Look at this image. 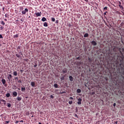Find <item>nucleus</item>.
Masks as SVG:
<instances>
[{"mask_svg": "<svg viewBox=\"0 0 124 124\" xmlns=\"http://www.w3.org/2000/svg\"><path fill=\"white\" fill-rule=\"evenodd\" d=\"M35 17H41V15H42V13L41 12L39 13H35L34 14Z\"/></svg>", "mask_w": 124, "mask_h": 124, "instance_id": "1", "label": "nucleus"}, {"mask_svg": "<svg viewBox=\"0 0 124 124\" xmlns=\"http://www.w3.org/2000/svg\"><path fill=\"white\" fill-rule=\"evenodd\" d=\"M27 12H29V9H28L27 8H25L24 10H23L22 11V14L25 15L26 13H27Z\"/></svg>", "mask_w": 124, "mask_h": 124, "instance_id": "2", "label": "nucleus"}, {"mask_svg": "<svg viewBox=\"0 0 124 124\" xmlns=\"http://www.w3.org/2000/svg\"><path fill=\"white\" fill-rule=\"evenodd\" d=\"M91 44H92L93 46H96V45H97V43H96V42L94 41H92L91 42Z\"/></svg>", "mask_w": 124, "mask_h": 124, "instance_id": "3", "label": "nucleus"}, {"mask_svg": "<svg viewBox=\"0 0 124 124\" xmlns=\"http://www.w3.org/2000/svg\"><path fill=\"white\" fill-rule=\"evenodd\" d=\"M62 73H67V69L66 68H64L62 70Z\"/></svg>", "mask_w": 124, "mask_h": 124, "instance_id": "4", "label": "nucleus"}, {"mask_svg": "<svg viewBox=\"0 0 124 124\" xmlns=\"http://www.w3.org/2000/svg\"><path fill=\"white\" fill-rule=\"evenodd\" d=\"M78 105H80L82 102V99L81 98H78Z\"/></svg>", "mask_w": 124, "mask_h": 124, "instance_id": "5", "label": "nucleus"}, {"mask_svg": "<svg viewBox=\"0 0 124 124\" xmlns=\"http://www.w3.org/2000/svg\"><path fill=\"white\" fill-rule=\"evenodd\" d=\"M69 79L70 80V81H71V82H72L73 81V80H74V78H73V77H72V76H70L69 77Z\"/></svg>", "mask_w": 124, "mask_h": 124, "instance_id": "6", "label": "nucleus"}, {"mask_svg": "<svg viewBox=\"0 0 124 124\" xmlns=\"http://www.w3.org/2000/svg\"><path fill=\"white\" fill-rule=\"evenodd\" d=\"M12 78V75L11 74L8 75V80H10V79Z\"/></svg>", "mask_w": 124, "mask_h": 124, "instance_id": "7", "label": "nucleus"}, {"mask_svg": "<svg viewBox=\"0 0 124 124\" xmlns=\"http://www.w3.org/2000/svg\"><path fill=\"white\" fill-rule=\"evenodd\" d=\"M18 94V93H17L16 92H13V95H14V96H17V95Z\"/></svg>", "mask_w": 124, "mask_h": 124, "instance_id": "8", "label": "nucleus"}, {"mask_svg": "<svg viewBox=\"0 0 124 124\" xmlns=\"http://www.w3.org/2000/svg\"><path fill=\"white\" fill-rule=\"evenodd\" d=\"M1 81L3 85H5V83H6V81L5 80V79H2Z\"/></svg>", "mask_w": 124, "mask_h": 124, "instance_id": "9", "label": "nucleus"}, {"mask_svg": "<svg viewBox=\"0 0 124 124\" xmlns=\"http://www.w3.org/2000/svg\"><path fill=\"white\" fill-rule=\"evenodd\" d=\"M31 86L32 87H35V83H34V82H31Z\"/></svg>", "mask_w": 124, "mask_h": 124, "instance_id": "10", "label": "nucleus"}, {"mask_svg": "<svg viewBox=\"0 0 124 124\" xmlns=\"http://www.w3.org/2000/svg\"><path fill=\"white\" fill-rule=\"evenodd\" d=\"M42 21L43 22H45L46 21H47V19L45 18V17H43L42 18Z\"/></svg>", "mask_w": 124, "mask_h": 124, "instance_id": "11", "label": "nucleus"}, {"mask_svg": "<svg viewBox=\"0 0 124 124\" xmlns=\"http://www.w3.org/2000/svg\"><path fill=\"white\" fill-rule=\"evenodd\" d=\"M13 75L14 76H17L18 75V73H17V71H14L13 73Z\"/></svg>", "mask_w": 124, "mask_h": 124, "instance_id": "12", "label": "nucleus"}, {"mask_svg": "<svg viewBox=\"0 0 124 124\" xmlns=\"http://www.w3.org/2000/svg\"><path fill=\"white\" fill-rule=\"evenodd\" d=\"M18 37H19V34H18L14 35V38H17Z\"/></svg>", "mask_w": 124, "mask_h": 124, "instance_id": "13", "label": "nucleus"}, {"mask_svg": "<svg viewBox=\"0 0 124 124\" xmlns=\"http://www.w3.org/2000/svg\"><path fill=\"white\" fill-rule=\"evenodd\" d=\"M16 99L18 101H21V100H22V98L21 97H18Z\"/></svg>", "mask_w": 124, "mask_h": 124, "instance_id": "14", "label": "nucleus"}, {"mask_svg": "<svg viewBox=\"0 0 124 124\" xmlns=\"http://www.w3.org/2000/svg\"><path fill=\"white\" fill-rule=\"evenodd\" d=\"M121 4H122V3H121V2H119V6L120 8H122V9H124V8L123 7V6L121 5Z\"/></svg>", "mask_w": 124, "mask_h": 124, "instance_id": "15", "label": "nucleus"}, {"mask_svg": "<svg viewBox=\"0 0 124 124\" xmlns=\"http://www.w3.org/2000/svg\"><path fill=\"white\" fill-rule=\"evenodd\" d=\"M44 27H48V23L44 22Z\"/></svg>", "mask_w": 124, "mask_h": 124, "instance_id": "16", "label": "nucleus"}, {"mask_svg": "<svg viewBox=\"0 0 124 124\" xmlns=\"http://www.w3.org/2000/svg\"><path fill=\"white\" fill-rule=\"evenodd\" d=\"M0 23L2 25V26H4V25H5V23L3 21H1Z\"/></svg>", "mask_w": 124, "mask_h": 124, "instance_id": "17", "label": "nucleus"}, {"mask_svg": "<svg viewBox=\"0 0 124 124\" xmlns=\"http://www.w3.org/2000/svg\"><path fill=\"white\" fill-rule=\"evenodd\" d=\"M77 93H81V89H77Z\"/></svg>", "mask_w": 124, "mask_h": 124, "instance_id": "18", "label": "nucleus"}, {"mask_svg": "<svg viewBox=\"0 0 124 124\" xmlns=\"http://www.w3.org/2000/svg\"><path fill=\"white\" fill-rule=\"evenodd\" d=\"M7 107H8L9 108H10V107H11V103H7Z\"/></svg>", "mask_w": 124, "mask_h": 124, "instance_id": "19", "label": "nucleus"}, {"mask_svg": "<svg viewBox=\"0 0 124 124\" xmlns=\"http://www.w3.org/2000/svg\"><path fill=\"white\" fill-rule=\"evenodd\" d=\"M26 91V88L22 87L21 88V92H25Z\"/></svg>", "mask_w": 124, "mask_h": 124, "instance_id": "20", "label": "nucleus"}, {"mask_svg": "<svg viewBox=\"0 0 124 124\" xmlns=\"http://www.w3.org/2000/svg\"><path fill=\"white\" fill-rule=\"evenodd\" d=\"M89 37V34L88 33H85L84 35V37Z\"/></svg>", "mask_w": 124, "mask_h": 124, "instance_id": "21", "label": "nucleus"}, {"mask_svg": "<svg viewBox=\"0 0 124 124\" xmlns=\"http://www.w3.org/2000/svg\"><path fill=\"white\" fill-rule=\"evenodd\" d=\"M54 88H58V87H59V85H58V84H54Z\"/></svg>", "mask_w": 124, "mask_h": 124, "instance_id": "22", "label": "nucleus"}, {"mask_svg": "<svg viewBox=\"0 0 124 124\" xmlns=\"http://www.w3.org/2000/svg\"><path fill=\"white\" fill-rule=\"evenodd\" d=\"M6 97H10V93H8L6 94Z\"/></svg>", "mask_w": 124, "mask_h": 124, "instance_id": "23", "label": "nucleus"}, {"mask_svg": "<svg viewBox=\"0 0 124 124\" xmlns=\"http://www.w3.org/2000/svg\"><path fill=\"white\" fill-rule=\"evenodd\" d=\"M4 29V27L3 26H0V31H2Z\"/></svg>", "mask_w": 124, "mask_h": 124, "instance_id": "24", "label": "nucleus"}, {"mask_svg": "<svg viewBox=\"0 0 124 124\" xmlns=\"http://www.w3.org/2000/svg\"><path fill=\"white\" fill-rule=\"evenodd\" d=\"M20 10H24V7L23 6L19 7Z\"/></svg>", "mask_w": 124, "mask_h": 124, "instance_id": "25", "label": "nucleus"}, {"mask_svg": "<svg viewBox=\"0 0 124 124\" xmlns=\"http://www.w3.org/2000/svg\"><path fill=\"white\" fill-rule=\"evenodd\" d=\"M76 60H78V61L81 60V58L80 57L76 58Z\"/></svg>", "mask_w": 124, "mask_h": 124, "instance_id": "26", "label": "nucleus"}, {"mask_svg": "<svg viewBox=\"0 0 124 124\" xmlns=\"http://www.w3.org/2000/svg\"><path fill=\"white\" fill-rule=\"evenodd\" d=\"M51 20L52 21V22H55V21H56V19H55V18L52 17Z\"/></svg>", "mask_w": 124, "mask_h": 124, "instance_id": "27", "label": "nucleus"}, {"mask_svg": "<svg viewBox=\"0 0 124 124\" xmlns=\"http://www.w3.org/2000/svg\"><path fill=\"white\" fill-rule=\"evenodd\" d=\"M26 116H29V115H30V112H29V111H27V112L26 113Z\"/></svg>", "mask_w": 124, "mask_h": 124, "instance_id": "28", "label": "nucleus"}, {"mask_svg": "<svg viewBox=\"0 0 124 124\" xmlns=\"http://www.w3.org/2000/svg\"><path fill=\"white\" fill-rule=\"evenodd\" d=\"M16 55L17 57V58H20V57H21V56L18 54H16Z\"/></svg>", "mask_w": 124, "mask_h": 124, "instance_id": "29", "label": "nucleus"}, {"mask_svg": "<svg viewBox=\"0 0 124 124\" xmlns=\"http://www.w3.org/2000/svg\"><path fill=\"white\" fill-rule=\"evenodd\" d=\"M64 77H65V76H63V77H61V79L64 80Z\"/></svg>", "mask_w": 124, "mask_h": 124, "instance_id": "30", "label": "nucleus"}, {"mask_svg": "<svg viewBox=\"0 0 124 124\" xmlns=\"http://www.w3.org/2000/svg\"><path fill=\"white\" fill-rule=\"evenodd\" d=\"M72 103H73V102L72 101H69V104H70V105H71Z\"/></svg>", "mask_w": 124, "mask_h": 124, "instance_id": "31", "label": "nucleus"}, {"mask_svg": "<svg viewBox=\"0 0 124 124\" xmlns=\"http://www.w3.org/2000/svg\"><path fill=\"white\" fill-rule=\"evenodd\" d=\"M34 113V112L31 111L30 114L32 115V116H31V117H33V114Z\"/></svg>", "mask_w": 124, "mask_h": 124, "instance_id": "32", "label": "nucleus"}, {"mask_svg": "<svg viewBox=\"0 0 124 124\" xmlns=\"http://www.w3.org/2000/svg\"><path fill=\"white\" fill-rule=\"evenodd\" d=\"M8 16H9V15H8V14H6L5 15V17L6 18H7V17H8Z\"/></svg>", "mask_w": 124, "mask_h": 124, "instance_id": "33", "label": "nucleus"}, {"mask_svg": "<svg viewBox=\"0 0 124 124\" xmlns=\"http://www.w3.org/2000/svg\"><path fill=\"white\" fill-rule=\"evenodd\" d=\"M10 122V121H5V123L4 124H9Z\"/></svg>", "mask_w": 124, "mask_h": 124, "instance_id": "34", "label": "nucleus"}, {"mask_svg": "<svg viewBox=\"0 0 124 124\" xmlns=\"http://www.w3.org/2000/svg\"><path fill=\"white\" fill-rule=\"evenodd\" d=\"M0 100L2 102H6V101H5V100L1 99Z\"/></svg>", "mask_w": 124, "mask_h": 124, "instance_id": "35", "label": "nucleus"}, {"mask_svg": "<svg viewBox=\"0 0 124 124\" xmlns=\"http://www.w3.org/2000/svg\"><path fill=\"white\" fill-rule=\"evenodd\" d=\"M108 8V7H104V10H107V9Z\"/></svg>", "mask_w": 124, "mask_h": 124, "instance_id": "36", "label": "nucleus"}, {"mask_svg": "<svg viewBox=\"0 0 124 124\" xmlns=\"http://www.w3.org/2000/svg\"><path fill=\"white\" fill-rule=\"evenodd\" d=\"M56 24H59V20H56L55 21Z\"/></svg>", "mask_w": 124, "mask_h": 124, "instance_id": "37", "label": "nucleus"}, {"mask_svg": "<svg viewBox=\"0 0 124 124\" xmlns=\"http://www.w3.org/2000/svg\"><path fill=\"white\" fill-rule=\"evenodd\" d=\"M17 50H20V49H21V46H18L17 48Z\"/></svg>", "mask_w": 124, "mask_h": 124, "instance_id": "38", "label": "nucleus"}, {"mask_svg": "<svg viewBox=\"0 0 124 124\" xmlns=\"http://www.w3.org/2000/svg\"><path fill=\"white\" fill-rule=\"evenodd\" d=\"M18 83H22V80L21 79H19V80H18Z\"/></svg>", "mask_w": 124, "mask_h": 124, "instance_id": "39", "label": "nucleus"}, {"mask_svg": "<svg viewBox=\"0 0 124 124\" xmlns=\"http://www.w3.org/2000/svg\"><path fill=\"white\" fill-rule=\"evenodd\" d=\"M50 98H52V99H54V96H53V95H51Z\"/></svg>", "mask_w": 124, "mask_h": 124, "instance_id": "40", "label": "nucleus"}, {"mask_svg": "<svg viewBox=\"0 0 124 124\" xmlns=\"http://www.w3.org/2000/svg\"><path fill=\"white\" fill-rule=\"evenodd\" d=\"M0 38H1V39L3 38V37H2V35L0 34Z\"/></svg>", "mask_w": 124, "mask_h": 124, "instance_id": "41", "label": "nucleus"}, {"mask_svg": "<svg viewBox=\"0 0 124 124\" xmlns=\"http://www.w3.org/2000/svg\"><path fill=\"white\" fill-rule=\"evenodd\" d=\"M15 80H19V78H18V77H16V78H15Z\"/></svg>", "mask_w": 124, "mask_h": 124, "instance_id": "42", "label": "nucleus"}, {"mask_svg": "<svg viewBox=\"0 0 124 124\" xmlns=\"http://www.w3.org/2000/svg\"><path fill=\"white\" fill-rule=\"evenodd\" d=\"M21 73H23L24 72V70H20Z\"/></svg>", "mask_w": 124, "mask_h": 124, "instance_id": "43", "label": "nucleus"}, {"mask_svg": "<svg viewBox=\"0 0 124 124\" xmlns=\"http://www.w3.org/2000/svg\"><path fill=\"white\" fill-rule=\"evenodd\" d=\"M113 106H114V107H116V103H114L113 104Z\"/></svg>", "mask_w": 124, "mask_h": 124, "instance_id": "44", "label": "nucleus"}, {"mask_svg": "<svg viewBox=\"0 0 124 124\" xmlns=\"http://www.w3.org/2000/svg\"><path fill=\"white\" fill-rule=\"evenodd\" d=\"M107 14V12H106L104 13V15H106Z\"/></svg>", "mask_w": 124, "mask_h": 124, "instance_id": "45", "label": "nucleus"}, {"mask_svg": "<svg viewBox=\"0 0 124 124\" xmlns=\"http://www.w3.org/2000/svg\"><path fill=\"white\" fill-rule=\"evenodd\" d=\"M37 66V64H35L34 65V67H36Z\"/></svg>", "mask_w": 124, "mask_h": 124, "instance_id": "46", "label": "nucleus"}, {"mask_svg": "<svg viewBox=\"0 0 124 124\" xmlns=\"http://www.w3.org/2000/svg\"><path fill=\"white\" fill-rule=\"evenodd\" d=\"M69 99H73V97H70L69 98Z\"/></svg>", "mask_w": 124, "mask_h": 124, "instance_id": "47", "label": "nucleus"}, {"mask_svg": "<svg viewBox=\"0 0 124 124\" xmlns=\"http://www.w3.org/2000/svg\"><path fill=\"white\" fill-rule=\"evenodd\" d=\"M20 122V123H23L24 122V121H23V120H21L20 121H19Z\"/></svg>", "mask_w": 124, "mask_h": 124, "instance_id": "48", "label": "nucleus"}, {"mask_svg": "<svg viewBox=\"0 0 124 124\" xmlns=\"http://www.w3.org/2000/svg\"><path fill=\"white\" fill-rule=\"evenodd\" d=\"M4 21H5L6 22H7V19H6V18H5V19H4Z\"/></svg>", "mask_w": 124, "mask_h": 124, "instance_id": "49", "label": "nucleus"}, {"mask_svg": "<svg viewBox=\"0 0 124 124\" xmlns=\"http://www.w3.org/2000/svg\"><path fill=\"white\" fill-rule=\"evenodd\" d=\"M66 93V92L64 91V92L61 93Z\"/></svg>", "mask_w": 124, "mask_h": 124, "instance_id": "50", "label": "nucleus"}, {"mask_svg": "<svg viewBox=\"0 0 124 124\" xmlns=\"http://www.w3.org/2000/svg\"><path fill=\"white\" fill-rule=\"evenodd\" d=\"M18 123H19V121H16V124H18Z\"/></svg>", "mask_w": 124, "mask_h": 124, "instance_id": "51", "label": "nucleus"}, {"mask_svg": "<svg viewBox=\"0 0 124 124\" xmlns=\"http://www.w3.org/2000/svg\"><path fill=\"white\" fill-rule=\"evenodd\" d=\"M75 117H76L77 118L78 117V116L77 115V114H75Z\"/></svg>", "mask_w": 124, "mask_h": 124, "instance_id": "52", "label": "nucleus"}, {"mask_svg": "<svg viewBox=\"0 0 124 124\" xmlns=\"http://www.w3.org/2000/svg\"><path fill=\"white\" fill-rule=\"evenodd\" d=\"M20 21H21V22H24V20H23L22 19H20Z\"/></svg>", "mask_w": 124, "mask_h": 124, "instance_id": "53", "label": "nucleus"}, {"mask_svg": "<svg viewBox=\"0 0 124 124\" xmlns=\"http://www.w3.org/2000/svg\"><path fill=\"white\" fill-rule=\"evenodd\" d=\"M85 1H86L87 2H88V1H89V0H85Z\"/></svg>", "mask_w": 124, "mask_h": 124, "instance_id": "54", "label": "nucleus"}, {"mask_svg": "<svg viewBox=\"0 0 124 124\" xmlns=\"http://www.w3.org/2000/svg\"><path fill=\"white\" fill-rule=\"evenodd\" d=\"M115 124H118V122H115Z\"/></svg>", "mask_w": 124, "mask_h": 124, "instance_id": "55", "label": "nucleus"}, {"mask_svg": "<svg viewBox=\"0 0 124 124\" xmlns=\"http://www.w3.org/2000/svg\"><path fill=\"white\" fill-rule=\"evenodd\" d=\"M14 87H15V88H16V85H14Z\"/></svg>", "mask_w": 124, "mask_h": 124, "instance_id": "56", "label": "nucleus"}, {"mask_svg": "<svg viewBox=\"0 0 124 124\" xmlns=\"http://www.w3.org/2000/svg\"><path fill=\"white\" fill-rule=\"evenodd\" d=\"M1 44H0V47H1Z\"/></svg>", "mask_w": 124, "mask_h": 124, "instance_id": "57", "label": "nucleus"}, {"mask_svg": "<svg viewBox=\"0 0 124 124\" xmlns=\"http://www.w3.org/2000/svg\"><path fill=\"white\" fill-rule=\"evenodd\" d=\"M4 105H5V104H6V103H5V102H4Z\"/></svg>", "mask_w": 124, "mask_h": 124, "instance_id": "58", "label": "nucleus"}, {"mask_svg": "<svg viewBox=\"0 0 124 124\" xmlns=\"http://www.w3.org/2000/svg\"><path fill=\"white\" fill-rule=\"evenodd\" d=\"M17 89H18V90H20V88H18Z\"/></svg>", "mask_w": 124, "mask_h": 124, "instance_id": "59", "label": "nucleus"}, {"mask_svg": "<svg viewBox=\"0 0 124 124\" xmlns=\"http://www.w3.org/2000/svg\"><path fill=\"white\" fill-rule=\"evenodd\" d=\"M39 124H41V123H39Z\"/></svg>", "mask_w": 124, "mask_h": 124, "instance_id": "60", "label": "nucleus"}, {"mask_svg": "<svg viewBox=\"0 0 124 124\" xmlns=\"http://www.w3.org/2000/svg\"><path fill=\"white\" fill-rule=\"evenodd\" d=\"M4 8H3V10H4Z\"/></svg>", "mask_w": 124, "mask_h": 124, "instance_id": "61", "label": "nucleus"}, {"mask_svg": "<svg viewBox=\"0 0 124 124\" xmlns=\"http://www.w3.org/2000/svg\"><path fill=\"white\" fill-rule=\"evenodd\" d=\"M1 102H0V104Z\"/></svg>", "mask_w": 124, "mask_h": 124, "instance_id": "62", "label": "nucleus"}, {"mask_svg": "<svg viewBox=\"0 0 124 124\" xmlns=\"http://www.w3.org/2000/svg\"><path fill=\"white\" fill-rule=\"evenodd\" d=\"M37 31H38V29H37Z\"/></svg>", "mask_w": 124, "mask_h": 124, "instance_id": "63", "label": "nucleus"}]
</instances>
